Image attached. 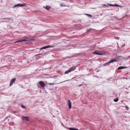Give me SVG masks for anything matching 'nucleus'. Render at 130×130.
<instances>
[{
  "instance_id": "nucleus-18",
  "label": "nucleus",
  "mask_w": 130,
  "mask_h": 130,
  "mask_svg": "<svg viewBox=\"0 0 130 130\" xmlns=\"http://www.w3.org/2000/svg\"><path fill=\"white\" fill-rule=\"evenodd\" d=\"M21 106L23 108H26V107H25V106H24L23 105H21Z\"/></svg>"
},
{
  "instance_id": "nucleus-15",
  "label": "nucleus",
  "mask_w": 130,
  "mask_h": 130,
  "mask_svg": "<svg viewBox=\"0 0 130 130\" xmlns=\"http://www.w3.org/2000/svg\"><path fill=\"white\" fill-rule=\"evenodd\" d=\"M85 15L88 16V17H90V18L92 17V15L91 14H85Z\"/></svg>"
},
{
  "instance_id": "nucleus-5",
  "label": "nucleus",
  "mask_w": 130,
  "mask_h": 130,
  "mask_svg": "<svg viewBox=\"0 0 130 130\" xmlns=\"http://www.w3.org/2000/svg\"><path fill=\"white\" fill-rule=\"evenodd\" d=\"M117 61V60H111V61L108 62H107L106 63H105L104 64V65L106 66L108 64H109L110 63H111L112 62H116Z\"/></svg>"
},
{
  "instance_id": "nucleus-26",
  "label": "nucleus",
  "mask_w": 130,
  "mask_h": 130,
  "mask_svg": "<svg viewBox=\"0 0 130 130\" xmlns=\"http://www.w3.org/2000/svg\"><path fill=\"white\" fill-rule=\"evenodd\" d=\"M129 87H130V86Z\"/></svg>"
},
{
  "instance_id": "nucleus-12",
  "label": "nucleus",
  "mask_w": 130,
  "mask_h": 130,
  "mask_svg": "<svg viewBox=\"0 0 130 130\" xmlns=\"http://www.w3.org/2000/svg\"><path fill=\"white\" fill-rule=\"evenodd\" d=\"M67 128L70 130H79L78 129L73 128L67 127Z\"/></svg>"
},
{
  "instance_id": "nucleus-9",
  "label": "nucleus",
  "mask_w": 130,
  "mask_h": 130,
  "mask_svg": "<svg viewBox=\"0 0 130 130\" xmlns=\"http://www.w3.org/2000/svg\"><path fill=\"white\" fill-rule=\"evenodd\" d=\"M68 105L69 107V109H70L71 107V103L70 100H68Z\"/></svg>"
},
{
  "instance_id": "nucleus-4",
  "label": "nucleus",
  "mask_w": 130,
  "mask_h": 130,
  "mask_svg": "<svg viewBox=\"0 0 130 130\" xmlns=\"http://www.w3.org/2000/svg\"><path fill=\"white\" fill-rule=\"evenodd\" d=\"M53 47V46H52L51 45H48L47 46H44V47H42V48H41L40 49V50L43 49H45L47 48H50V47Z\"/></svg>"
},
{
  "instance_id": "nucleus-21",
  "label": "nucleus",
  "mask_w": 130,
  "mask_h": 130,
  "mask_svg": "<svg viewBox=\"0 0 130 130\" xmlns=\"http://www.w3.org/2000/svg\"><path fill=\"white\" fill-rule=\"evenodd\" d=\"M91 29H88L87 30V31H90V30H91Z\"/></svg>"
},
{
  "instance_id": "nucleus-3",
  "label": "nucleus",
  "mask_w": 130,
  "mask_h": 130,
  "mask_svg": "<svg viewBox=\"0 0 130 130\" xmlns=\"http://www.w3.org/2000/svg\"><path fill=\"white\" fill-rule=\"evenodd\" d=\"M22 119L23 120L26 121H29V117H25V116H23L22 118Z\"/></svg>"
},
{
  "instance_id": "nucleus-17",
  "label": "nucleus",
  "mask_w": 130,
  "mask_h": 130,
  "mask_svg": "<svg viewBox=\"0 0 130 130\" xmlns=\"http://www.w3.org/2000/svg\"><path fill=\"white\" fill-rule=\"evenodd\" d=\"M118 99H115L114 100V101L115 102H117L118 101Z\"/></svg>"
},
{
  "instance_id": "nucleus-19",
  "label": "nucleus",
  "mask_w": 130,
  "mask_h": 130,
  "mask_svg": "<svg viewBox=\"0 0 130 130\" xmlns=\"http://www.w3.org/2000/svg\"><path fill=\"white\" fill-rule=\"evenodd\" d=\"M6 19V20H7V21H8L9 20H11V19H10V18H6V19Z\"/></svg>"
},
{
  "instance_id": "nucleus-23",
  "label": "nucleus",
  "mask_w": 130,
  "mask_h": 130,
  "mask_svg": "<svg viewBox=\"0 0 130 130\" xmlns=\"http://www.w3.org/2000/svg\"><path fill=\"white\" fill-rule=\"evenodd\" d=\"M125 77H123L122 78V79H125Z\"/></svg>"
},
{
  "instance_id": "nucleus-6",
  "label": "nucleus",
  "mask_w": 130,
  "mask_h": 130,
  "mask_svg": "<svg viewBox=\"0 0 130 130\" xmlns=\"http://www.w3.org/2000/svg\"><path fill=\"white\" fill-rule=\"evenodd\" d=\"M108 5L109 6H116V7H121L122 6L116 4H109Z\"/></svg>"
},
{
  "instance_id": "nucleus-13",
  "label": "nucleus",
  "mask_w": 130,
  "mask_h": 130,
  "mask_svg": "<svg viewBox=\"0 0 130 130\" xmlns=\"http://www.w3.org/2000/svg\"><path fill=\"white\" fill-rule=\"evenodd\" d=\"M125 68H126V67H121V66L120 67L118 68L117 69V70H119L121 69H124Z\"/></svg>"
},
{
  "instance_id": "nucleus-16",
  "label": "nucleus",
  "mask_w": 130,
  "mask_h": 130,
  "mask_svg": "<svg viewBox=\"0 0 130 130\" xmlns=\"http://www.w3.org/2000/svg\"><path fill=\"white\" fill-rule=\"evenodd\" d=\"M50 8L48 6H46L45 8L48 10Z\"/></svg>"
},
{
  "instance_id": "nucleus-7",
  "label": "nucleus",
  "mask_w": 130,
  "mask_h": 130,
  "mask_svg": "<svg viewBox=\"0 0 130 130\" xmlns=\"http://www.w3.org/2000/svg\"><path fill=\"white\" fill-rule=\"evenodd\" d=\"M15 78H13L12 79L10 84L9 85L10 86H12L14 82L15 81Z\"/></svg>"
},
{
  "instance_id": "nucleus-14",
  "label": "nucleus",
  "mask_w": 130,
  "mask_h": 130,
  "mask_svg": "<svg viewBox=\"0 0 130 130\" xmlns=\"http://www.w3.org/2000/svg\"><path fill=\"white\" fill-rule=\"evenodd\" d=\"M70 72V70H69V69L68 70L66 71L64 73V74H68V73H69V72Z\"/></svg>"
},
{
  "instance_id": "nucleus-1",
  "label": "nucleus",
  "mask_w": 130,
  "mask_h": 130,
  "mask_svg": "<svg viewBox=\"0 0 130 130\" xmlns=\"http://www.w3.org/2000/svg\"><path fill=\"white\" fill-rule=\"evenodd\" d=\"M30 38H28L26 37H24V38L23 39H20L18 41H16L14 42L15 43L18 42H23V41H29L30 40Z\"/></svg>"
},
{
  "instance_id": "nucleus-11",
  "label": "nucleus",
  "mask_w": 130,
  "mask_h": 130,
  "mask_svg": "<svg viewBox=\"0 0 130 130\" xmlns=\"http://www.w3.org/2000/svg\"><path fill=\"white\" fill-rule=\"evenodd\" d=\"M75 69L76 68L75 67H73L70 68L69 70L70 71V72H71L72 71H74Z\"/></svg>"
},
{
  "instance_id": "nucleus-25",
  "label": "nucleus",
  "mask_w": 130,
  "mask_h": 130,
  "mask_svg": "<svg viewBox=\"0 0 130 130\" xmlns=\"http://www.w3.org/2000/svg\"><path fill=\"white\" fill-rule=\"evenodd\" d=\"M126 78V79H127V78Z\"/></svg>"
},
{
  "instance_id": "nucleus-20",
  "label": "nucleus",
  "mask_w": 130,
  "mask_h": 130,
  "mask_svg": "<svg viewBox=\"0 0 130 130\" xmlns=\"http://www.w3.org/2000/svg\"><path fill=\"white\" fill-rule=\"evenodd\" d=\"M126 109L127 110H129V108L128 107L126 106Z\"/></svg>"
},
{
  "instance_id": "nucleus-2",
  "label": "nucleus",
  "mask_w": 130,
  "mask_h": 130,
  "mask_svg": "<svg viewBox=\"0 0 130 130\" xmlns=\"http://www.w3.org/2000/svg\"><path fill=\"white\" fill-rule=\"evenodd\" d=\"M93 53L94 54H96L98 55H103L102 53L101 52L98 51H95V52H93Z\"/></svg>"
},
{
  "instance_id": "nucleus-10",
  "label": "nucleus",
  "mask_w": 130,
  "mask_h": 130,
  "mask_svg": "<svg viewBox=\"0 0 130 130\" xmlns=\"http://www.w3.org/2000/svg\"><path fill=\"white\" fill-rule=\"evenodd\" d=\"M25 6V5L23 4H17L15 5L14 6V7H15L18 6H20V7H23Z\"/></svg>"
},
{
  "instance_id": "nucleus-8",
  "label": "nucleus",
  "mask_w": 130,
  "mask_h": 130,
  "mask_svg": "<svg viewBox=\"0 0 130 130\" xmlns=\"http://www.w3.org/2000/svg\"><path fill=\"white\" fill-rule=\"evenodd\" d=\"M39 84L42 87H44L45 86V84L42 81H40L39 82Z\"/></svg>"
},
{
  "instance_id": "nucleus-24",
  "label": "nucleus",
  "mask_w": 130,
  "mask_h": 130,
  "mask_svg": "<svg viewBox=\"0 0 130 130\" xmlns=\"http://www.w3.org/2000/svg\"><path fill=\"white\" fill-rule=\"evenodd\" d=\"M68 80H66V81H64V82H65V81H68Z\"/></svg>"
},
{
  "instance_id": "nucleus-22",
  "label": "nucleus",
  "mask_w": 130,
  "mask_h": 130,
  "mask_svg": "<svg viewBox=\"0 0 130 130\" xmlns=\"http://www.w3.org/2000/svg\"><path fill=\"white\" fill-rule=\"evenodd\" d=\"M82 85H78V87H80V86H82Z\"/></svg>"
}]
</instances>
